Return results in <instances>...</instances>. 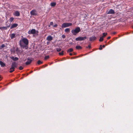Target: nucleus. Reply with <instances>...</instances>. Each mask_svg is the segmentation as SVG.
I'll list each match as a JSON object with an SVG mask.
<instances>
[{"label": "nucleus", "instance_id": "obj_15", "mask_svg": "<svg viewBox=\"0 0 133 133\" xmlns=\"http://www.w3.org/2000/svg\"><path fill=\"white\" fill-rule=\"evenodd\" d=\"M0 64L1 67H4L5 65V64L2 61H0Z\"/></svg>", "mask_w": 133, "mask_h": 133}, {"label": "nucleus", "instance_id": "obj_16", "mask_svg": "<svg viewBox=\"0 0 133 133\" xmlns=\"http://www.w3.org/2000/svg\"><path fill=\"white\" fill-rule=\"evenodd\" d=\"M15 34H11V39H12L14 38L15 37Z\"/></svg>", "mask_w": 133, "mask_h": 133}, {"label": "nucleus", "instance_id": "obj_18", "mask_svg": "<svg viewBox=\"0 0 133 133\" xmlns=\"http://www.w3.org/2000/svg\"><path fill=\"white\" fill-rule=\"evenodd\" d=\"M65 32L67 33L69 32L70 31V29L69 28H66L65 30Z\"/></svg>", "mask_w": 133, "mask_h": 133}, {"label": "nucleus", "instance_id": "obj_37", "mask_svg": "<svg viewBox=\"0 0 133 133\" xmlns=\"http://www.w3.org/2000/svg\"><path fill=\"white\" fill-rule=\"evenodd\" d=\"M116 34V32H114L112 33V34Z\"/></svg>", "mask_w": 133, "mask_h": 133}, {"label": "nucleus", "instance_id": "obj_42", "mask_svg": "<svg viewBox=\"0 0 133 133\" xmlns=\"http://www.w3.org/2000/svg\"><path fill=\"white\" fill-rule=\"evenodd\" d=\"M47 66V65H45V66Z\"/></svg>", "mask_w": 133, "mask_h": 133}, {"label": "nucleus", "instance_id": "obj_32", "mask_svg": "<svg viewBox=\"0 0 133 133\" xmlns=\"http://www.w3.org/2000/svg\"><path fill=\"white\" fill-rule=\"evenodd\" d=\"M5 47V45L4 44H3L1 45V47L2 48H3Z\"/></svg>", "mask_w": 133, "mask_h": 133}, {"label": "nucleus", "instance_id": "obj_17", "mask_svg": "<svg viewBox=\"0 0 133 133\" xmlns=\"http://www.w3.org/2000/svg\"><path fill=\"white\" fill-rule=\"evenodd\" d=\"M76 48L77 49H81L82 48L79 45H77L76 46Z\"/></svg>", "mask_w": 133, "mask_h": 133}, {"label": "nucleus", "instance_id": "obj_14", "mask_svg": "<svg viewBox=\"0 0 133 133\" xmlns=\"http://www.w3.org/2000/svg\"><path fill=\"white\" fill-rule=\"evenodd\" d=\"M18 26V24H14L12 25L11 26L10 28L12 29L15 27H16Z\"/></svg>", "mask_w": 133, "mask_h": 133}, {"label": "nucleus", "instance_id": "obj_13", "mask_svg": "<svg viewBox=\"0 0 133 133\" xmlns=\"http://www.w3.org/2000/svg\"><path fill=\"white\" fill-rule=\"evenodd\" d=\"M13 61H17L18 59V58L16 57H14V56H12L10 57Z\"/></svg>", "mask_w": 133, "mask_h": 133}, {"label": "nucleus", "instance_id": "obj_39", "mask_svg": "<svg viewBox=\"0 0 133 133\" xmlns=\"http://www.w3.org/2000/svg\"><path fill=\"white\" fill-rule=\"evenodd\" d=\"M102 46L103 48H104L105 47V46L104 45H103Z\"/></svg>", "mask_w": 133, "mask_h": 133}, {"label": "nucleus", "instance_id": "obj_9", "mask_svg": "<svg viewBox=\"0 0 133 133\" xmlns=\"http://www.w3.org/2000/svg\"><path fill=\"white\" fill-rule=\"evenodd\" d=\"M13 15L16 16H20V13L18 11H15Z\"/></svg>", "mask_w": 133, "mask_h": 133}, {"label": "nucleus", "instance_id": "obj_2", "mask_svg": "<svg viewBox=\"0 0 133 133\" xmlns=\"http://www.w3.org/2000/svg\"><path fill=\"white\" fill-rule=\"evenodd\" d=\"M80 31V28L79 27L76 28L75 29L72 30L71 31L72 33L74 35H76Z\"/></svg>", "mask_w": 133, "mask_h": 133}, {"label": "nucleus", "instance_id": "obj_26", "mask_svg": "<svg viewBox=\"0 0 133 133\" xmlns=\"http://www.w3.org/2000/svg\"><path fill=\"white\" fill-rule=\"evenodd\" d=\"M63 51H62L61 52H59V54L60 55H63Z\"/></svg>", "mask_w": 133, "mask_h": 133}, {"label": "nucleus", "instance_id": "obj_25", "mask_svg": "<svg viewBox=\"0 0 133 133\" xmlns=\"http://www.w3.org/2000/svg\"><path fill=\"white\" fill-rule=\"evenodd\" d=\"M103 36L102 37H105V36H106L107 35V33H103Z\"/></svg>", "mask_w": 133, "mask_h": 133}, {"label": "nucleus", "instance_id": "obj_5", "mask_svg": "<svg viewBox=\"0 0 133 133\" xmlns=\"http://www.w3.org/2000/svg\"><path fill=\"white\" fill-rule=\"evenodd\" d=\"M87 37L86 36L79 37L76 38L75 40L76 41H82L86 39Z\"/></svg>", "mask_w": 133, "mask_h": 133}, {"label": "nucleus", "instance_id": "obj_10", "mask_svg": "<svg viewBox=\"0 0 133 133\" xmlns=\"http://www.w3.org/2000/svg\"><path fill=\"white\" fill-rule=\"evenodd\" d=\"M115 13L114 11L112 9H110L107 13L108 14H113Z\"/></svg>", "mask_w": 133, "mask_h": 133}, {"label": "nucleus", "instance_id": "obj_41", "mask_svg": "<svg viewBox=\"0 0 133 133\" xmlns=\"http://www.w3.org/2000/svg\"><path fill=\"white\" fill-rule=\"evenodd\" d=\"M1 76H0V81L1 80Z\"/></svg>", "mask_w": 133, "mask_h": 133}, {"label": "nucleus", "instance_id": "obj_11", "mask_svg": "<svg viewBox=\"0 0 133 133\" xmlns=\"http://www.w3.org/2000/svg\"><path fill=\"white\" fill-rule=\"evenodd\" d=\"M96 39V37L95 36H92L89 38V41H92L95 40Z\"/></svg>", "mask_w": 133, "mask_h": 133}, {"label": "nucleus", "instance_id": "obj_20", "mask_svg": "<svg viewBox=\"0 0 133 133\" xmlns=\"http://www.w3.org/2000/svg\"><path fill=\"white\" fill-rule=\"evenodd\" d=\"M43 63V62L40 60H38L37 62V63L38 64L40 65Z\"/></svg>", "mask_w": 133, "mask_h": 133}, {"label": "nucleus", "instance_id": "obj_6", "mask_svg": "<svg viewBox=\"0 0 133 133\" xmlns=\"http://www.w3.org/2000/svg\"><path fill=\"white\" fill-rule=\"evenodd\" d=\"M17 66V64L15 62H13L12 63L11 67L10 69H15V68H16Z\"/></svg>", "mask_w": 133, "mask_h": 133}, {"label": "nucleus", "instance_id": "obj_23", "mask_svg": "<svg viewBox=\"0 0 133 133\" xmlns=\"http://www.w3.org/2000/svg\"><path fill=\"white\" fill-rule=\"evenodd\" d=\"M103 40V37H100L99 39V41L100 42L102 41Z\"/></svg>", "mask_w": 133, "mask_h": 133}, {"label": "nucleus", "instance_id": "obj_34", "mask_svg": "<svg viewBox=\"0 0 133 133\" xmlns=\"http://www.w3.org/2000/svg\"><path fill=\"white\" fill-rule=\"evenodd\" d=\"M87 48H90L91 46L90 45H88V47H87Z\"/></svg>", "mask_w": 133, "mask_h": 133}, {"label": "nucleus", "instance_id": "obj_19", "mask_svg": "<svg viewBox=\"0 0 133 133\" xmlns=\"http://www.w3.org/2000/svg\"><path fill=\"white\" fill-rule=\"evenodd\" d=\"M56 5V3L54 2L51 3L50 5L51 6H54Z\"/></svg>", "mask_w": 133, "mask_h": 133}, {"label": "nucleus", "instance_id": "obj_36", "mask_svg": "<svg viewBox=\"0 0 133 133\" xmlns=\"http://www.w3.org/2000/svg\"><path fill=\"white\" fill-rule=\"evenodd\" d=\"M110 38H111V37H110V36H109V37H107V39H110Z\"/></svg>", "mask_w": 133, "mask_h": 133}, {"label": "nucleus", "instance_id": "obj_30", "mask_svg": "<svg viewBox=\"0 0 133 133\" xmlns=\"http://www.w3.org/2000/svg\"><path fill=\"white\" fill-rule=\"evenodd\" d=\"M99 49L100 50H102V45H100V47L99 48Z\"/></svg>", "mask_w": 133, "mask_h": 133}, {"label": "nucleus", "instance_id": "obj_28", "mask_svg": "<svg viewBox=\"0 0 133 133\" xmlns=\"http://www.w3.org/2000/svg\"><path fill=\"white\" fill-rule=\"evenodd\" d=\"M49 58V56H45L44 59H46Z\"/></svg>", "mask_w": 133, "mask_h": 133}, {"label": "nucleus", "instance_id": "obj_24", "mask_svg": "<svg viewBox=\"0 0 133 133\" xmlns=\"http://www.w3.org/2000/svg\"><path fill=\"white\" fill-rule=\"evenodd\" d=\"M56 49L57 51L58 52H59V51H61V49L59 48H56Z\"/></svg>", "mask_w": 133, "mask_h": 133}, {"label": "nucleus", "instance_id": "obj_7", "mask_svg": "<svg viewBox=\"0 0 133 133\" xmlns=\"http://www.w3.org/2000/svg\"><path fill=\"white\" fill-rule=\"evenodd\" d=\"M37 13L36 11L34 10H32L30 12L31 14L33 15H36L37 14Z\"/></svg>", "mask_w": 133, "mask_h": 133}, {"label": "nucleus", "instance_id": "obj_22", "mask_svg": "<svg viewBox=\"0 0 133 133\" xmlns=\"http://www.w3.org/2000/svg\"><path fill=\"white\" fill-rule=\"evenodd\" d=\"M14 19V18L13 17H11L9 19V21L10 22H11L13 21Z\"/></svg>", "mask_w": 133, "mask_h": 133}, {"label": "nucleus", "instance_id": "obj_8", "mask_svg": "<svg viewBox=\"0 0 133 133\" xmlns=\"http://www.w3.org/2000/svg\"><path fill=\"white\" fill-rule=\"evenodd\" d=\"M32 61V60L30 58H28L27 59V61L26 62V64L28 65L30 64Z\"/></svg>", "mask_w": 133, "mask_h": 133}, {"label": "nucleus", "instance_id": "obj_40", "mask_svg": "<svg viewBox=\"0 0 133 133\" xmlns=\"http://www.w3.org/2000/svg\"><path fill=\"white\" fill-rule=\"evenodd\" d=\"M32 72H33V71H31L30 72V73H32Z\"/></svg>", "mask_w": 133, "mask_h": 133}, {"label": "nucleus", "instance_id": "obj_29", "mask_svg": "<svg viewBox=\"0 0 133 133\" xmlns=\"http://www.w3.org/2000/svg\"><path fill=\"white\" fill-rule=\"evenodd\" d=\"M23 68L22 66H20L19 68V69L20 70H21L23 69Z\"/></svg>", "mask_w": 133, "mask_h": 133}, {"label": "nucleus", "instance_id": "obj_38", "mask_svg": "<svg viewBox=\"0 0 133 133\" xmlns=\"http://www.w3.org/2000/svg\"><path fill=\"white\" fill-rule=\"evenodd\" d=\"M69 55H70V56H72V53H70Z\"/></svg>", "mask_w": 133, "mask_h": 133}, {"label": "nucleus", "instance_id": "obj_4", "mask_svg": "<svg viewBox=\"0 0 133 133\" xmlns=\"http://www.w3.org/2000/svg\"><path fill=\"white\" fill-rule=\"evenodd\" d=\"M72 25V24L71 23H63L62 25V28H66L71 26Z\"/></svg>", "mask_w": 133, "mask_h": 133}, {"label": "nucleus", "instance_id": "obj_1", "mask_svg": "<svg viewBox=\"0 0 133 133\" xmlns=\"http://www.w3.org/2000/svg\"><path fill=\"white\" fill-rule=\"evenodd\" d=\"M29 44L28 40L26 38H22L19 42V45L20 46L23 48L28 45Z\"/></svg>", "mask_w": 133, "mask_h": 133}, {"label": "nucleus", "instance_id": "obj_43", "mask_svg": "<svg viewBox=\"0 0 133 133\" xmlns=\"http://www.w3.org/2000/svg\"><path fill=\"white\" fill-rule=\"evenodd\" d=\"M0 29H1V28L0 27Z\"/></svg>", "mask_w": 133, "mask_h": 133}, {"label": "nucleus", "instance_id": "obj_31", "mask_svg": "<svg viewBox=\"0 0 133 133\" xmlns=\"http://www.w3.org/2000/svg\"><path fill=\"white\" fill-rule=\"evenodd\" d=\"M62 37L63 38H65V36L64 35H63L62 36Z\"/></svg>", "mask_w": 133, "mask_h": 133}, {"label": "nucleus", "instance_id": "obj_3", "mask_svg": "<svg viewBox=\"0 0 133 133\" xmlns=\"http://www.w3.org/2000/svg\"><path fill=\"white\" fill-rule=\"evenodd\" d=\"M38 31H36L35 29H33L31 30H29L28 31V33L29 34H36L37 35H38Z\"/></svg>", "mask_w": 133, "mask_h": 133}, {"label": "nucleus", "instance_id": "obj_12", "mask_svg": "<svg viewBox=\"0 0 133 133\" xmlns=\"http://www.w3.org/2000/svg\"><path fill=\"white\" fill-rule=\"evenodd\" d=\"M52 37L51 36H49L47 37L46 38V39L48 41H51L52 39Z\"/></svg>", "mask_w": 133, "mask_h": 133}, {"label": "nucleus", "instance_id": "obj_33", "mask_svg": "<svg viewBox=\"0 0 133 133\" xmlns=\"http://www.w3.org/2000/svg\"><path fill=\"white\" fill-rule=\"evenodd\" d=\"M53 22H51L50 24V25H52L53 24Z\"/></svg>", "mask_w": 133, "mask_h": 133}, {"label": "nucleus", "instance_id": "obj_27", "mask_svg": "<svg viewBox=\"0 0 133 133\" xmlns=\"http://www.w3.org/2000/svg\"><path fill=\"white\" fill-rule=\"evenodd\" d=\"M10 73H12L15 71L14 69H10Z\"/></svg>", "mask_w": 133, "mask_h": 133}, {"label": "nucleus", "instance_id": "obj_35", "mask_svg": "<svg viewBox=\"0 0 133 133\" xmlns=\"http://www.w3.org/2000/svg\"><path fill=\"white\" fill-rule=\"evenodd\" d=\"M57 26V25L56 24H55L54 26V27H56Z\"/></svg>", "mask_w": 133, "mask_h": 133}, {"label": "nucleus", "instance_id": "obj_21", "mask_svg": "<svg viewBox=\"0 0 133 133\" xmlns=\"http://www.w3.org/2000/svg\"><path fill=\"white\" fill-rule=\"evenodd\" d=\"M73 50V49L72 48H70L67 50V52H71Z\"/></svg>", "mask_w": 133, "mask_h": 133}]
</instances>
